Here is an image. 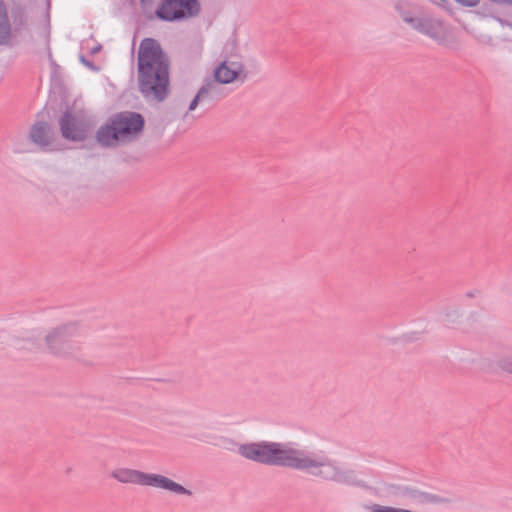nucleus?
Returning a JSON list of instances; mask_svg holds the SVG:
<instances>
[{
    "mask_svg": "<svg viewBox=\"0 0 512 512\" xmlns=\"http://www.w3.org/2000/svg\"><path fill=\"white\" fill-rule=\"evenodd\" d=\"M140 90L148 97L163 100L169 91L168 62L153 39L141 42L138 53Z\"/></svg>",
    "mask_w": 512,
    "mask_h": 512,
    "instance_id": "f257e3e1",
    "label": "nucleus"
},
{
    "mask_svg": "<svg viewBox=\"0 0 512 512\" xmlns=\"http://www.w3.org/2000/svg\"><path fill=\"white\" fill-rule=\"evenodd\" d=\"M86 338V328L80 323L70 322L49 330L42 348L56 357L81 361L85 357Z\"/></svg>",
    "mask_w": 512,
    "mask_h": 512,
    "instance_id": "f03ea898",
    "label": "nucleus"
},
{
    "mask_svg": "<svg viewBox=\"0 0 512 512\" xmlns=\"http://www.w3.org/2000/svg\"><path fill=\"white\" fill-rule=\"evenodd\" d=\"M144 128L143 117L134 112H122L113 116L97 131V141L103 146H116L137 138Z\"/></svg>",
    "mask_w": 512,
    "mask_h": 512,
    "instance_id": "7ed1b4c3",
    "label": "nucleus"
},
{
    "mask_svg": "<svg viewBox=\"0 0 512 512\" xmlns=\"http://www.w3.org/2000/svg\"><path fill=\"white\" fill-rule=\"evenodd\" d=\"M284 462V466L304 470L315 476L335 481L344 480V476L339 469L327 459L308 454L288 445Z\"/></svg>",
    "mask_w": 512,
    "mask_h": 512,
    "instance_id": "20e7f679",
    "label": "nucleus"
},
{
    "mask_svg": "<svg viewBox=\"0 0 512 512\" xmlns=\"http://www.w3.org/2000/svg\"><path fill=\"white\" fill-rule=\"evenodd\" d=\"M287 445L277 442H251L241 444L238 453L247 460L269 465L284 466Z\"/></svg>",
    "mask_w": 512,
    "mask_h": 512,
    "instance_id": "39448f33",
    "label": "nucleus"
},
{
    "mask_svg": "<svg viewBox=\"0 0 512 512\" xmlns=\"http://www.w3.org/2000/svg\"><path fill=\"white\" fill-rule=\"evenodd\" d=\"M403 20L417 32L431 38L439 44H448L453 39L450 26L433 15L412 17L403 14Z\"/></svg>",
    "mask_w": 512,
    "mask_h": 512,
    "instance_id": "423d86ee",
    "label": "nucleus"
},
{
    "mask_svg": "<svg viewBox=\"0 0 512 512\" xmlns=\"http://www.w3.org/2000/svg\"><path fill=\"white\" fill-rule=\"evenodd\" d=\"M62 136L71 141H81L91 130V124L82 113L66 112L60 119Z\"/></svg>",
    "mask_w": 512,
    "mask_h": 512,
    "instance_id": "0eeeda50",
    "label": "nucleus"
},
{
    "mask_svg": "<svg viewBox=\"0 0 512 512\" xmlns=\"http://www.w3.org/2000/svg\"><path fill=\"white\" fill-rule=\"evenodd\" d=\"M199 11L197 0H163L157 10V16L164 20H176L190 17Z\"/></svg>",
    "mask_w": 512,
    "mask_h": 512,
    "instance_id": "6e6552de",
    "label": "nucleus"
},
{
    "mask_svg": "<svg viewBox=\"0 0 512 512\" xmlns=\"http://www.w3.org/2000/svg\"><path fill=\"white\" fill-rule=\"evenodd\" d=\"M213 77L220 84H231L244 81L247 72L240 60H225L214 69Z\"/></svg>",
    "mask_w": 512,
    "mask_h": 512,
    "instance_id": "1a4fd4ad",
    "label": "nucleus"
},
{
    "mask_svg": "<svg viewBox=\"0 0 512 512\" xmlns=\"http://www.w3.org/2000/svg\"><path fill=\"white\" fill-rule=\"evenodd\" d=\"M141 486L159 488L179 495H190V491L182 485L156 473L143 472Z\"/></svg>",
    "mask_w": 512,
    "mask_h": 512,
    "instance_id": "9d476101",
    "label": "nucleus"
},
{
    "mask_svg": "<svg viewBox=\"0 0 512 512\" xmlns=\"http://www.w3.org/2000/svg\"><path fill=\"white\" fill-rule=\"evenodd\" d=\"M143 471L118 467L111 472V477L122 484L140 485L142 482Z\"/></svg>",
    "mask_w": 512,
    "mask_h": 512,
    "instance_id": "9b49d317",
    "label": "nucleus"
},
{
    "mask_svg": "<svg viewBox=\"0 0 512 512\" xmlns=\"http://www.w3.org/2000/svg\"><path fill=\"white\" fill-rule=\"evenodd\" d=\"M30 137L35 144L41 147L49 146L53 142V133L45 123L34 125L31 129Z\"/></svg>",
    "mask_w": 512,
    "mask_h": 512,
    "instance_id": "f8f14e48",
    "label": "nucleus"
},
{
    "mask_svg": "<svg viewBox=\"0 0 512 512\" xmlns=\"http://www.w3.org/2000/svg\"><path fill=\"white\" fill-rule=\"evenodd\" d=\"M11 38V29L7 19L6 8L0 1V44H7Z\"/></svg>",
    "mask_w": 512,
    "mask_h": 512,
    "instance_id": "ddd939ff",
    "label": "nucleus"
},
{
    "mask_svg": "<svg viewBox=\"0 0 512 512\" xmlns=\"http://www.w3.org/2000/svg\"><path fill=\"white\" fill-rule=\"evenodd\" d=\"M497 365L502 371L512 375V353L501 356L497 360Z\"/></svg>",
    "mask_w": 512,
    "mask_h": 512,
    "instance_id": "4468645a",
    "label": "nucleus"
},
{
    "mask_svg": "<svg viewBox=\"0 0 512 512\" xmlns=\"http://www.w3.org/2000/svg\"><path fill=\"white\" fill-rule=\"evenodd\" d=\"M211 89H212V86H210V85H207V86L202 87V88L198 91V93H197V95L194 97V99L191 101V103H190V105H189L188 110H189V111H193V110H195V109H196V107L198 106V103H199L200 99H202L204 96H206V95L210 92V90H211Z\"/></svg>",
    "mask_w": 512,
    "mask_h": 512,
    "instance_id": "2eb2a0df",
    "label": "nucleus"
},
{
    "mask_svg": "<svg viewBox=\"0 0 512 512\" xmlns=\"http://www.w3.org/2000/svg\"><path fill=\"white\" fill-rule=\"evenodd\" d=\"M457 3L467 6V7H474L479 3V0H455Z\"/></svg>",
    "mask_w": 512,
    "mask_h": 512,
    "instance_id": "dca6fc26",
    "label": "nucleus"
}]
</instances>
